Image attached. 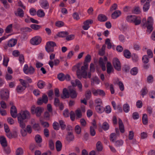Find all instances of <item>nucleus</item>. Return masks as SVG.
<instances>
[{
    "label": "nucleus",
    "instance_id": "obj_1",
    "mask_svg": "<svg viewBox=\"0 0 155 155\" xmlns=\"http://www.w3.org/2000/svg\"><path fill=\"white\" fill-rule=\"evenodd\" d=\"M30 117L31 114L27 110H21L18 114V122L21 128H24L25 127V125L24 120L30 119Z\"/></svg>",
    "mask_w": 155,
    "mask_h": 155
},
{
    "label": "nucleus",
    "instance_id": "obj_2",
    "mask_svg": "<svg viewBox=\"0 0 155 155\" xmlns=\"http://www.w3.org/2000/svg\"><path fill=\"white\" fill-rule=\"evenodd\" d=\"M142 22L143 23V26H145L147 27V30H146L147 32L150 34L153 30V19L151 17H149L146 21V19L143 18L142 20Z\"/></svg>",
    "mask_w": 155,
    "mask_h": 155
},
{
    "label": "nucleus",
    "instance_id": "obj_3",
    "mask_svg": "<svg viewBox=\"0 0 155 155\" xmlns=\"http://www.w3.org/2000/svg\"><path fill=\"white\" fill-rule=\"evenodd\" d=\"M91 60V57L90 54H87L85 57V60L84 62V65L81 66V69L83 71V75L84 78L86 77V71L88 68V62H90Z\"/></svg>",
    "mask_w": 155,
    "mask_h": 155
},
{
    "label": "nucleus",
    "instance_id": "obj_4",
    "mask_svg": "<svg viewBox=\"0 0 155 155\" xmlns=\"http://www.w3.org/2000/svg\"><path fill=\"white\" fill-rule=\"evenodd\" d=\"M80 64H78L74 66L72 68V71H75L77 69L76 74L77 78L80 79H81L82 78H86L87 77V71H86V77L84 78V75H83V71L81 69H80Z\"/></svg>",
    "mask_w": 155,
    "mask_h": 155
},
{
    "label": "nucleus",
    "instance_id": "obj_5",
    "mask_svg": "<svg viewBox=\"0 0 155 155\" xmlns=\"http://www.w3.org/2000/svg\"><path fill=\"white\" fill-rule=\"evenodd\" d=\"M43 109L40 107H37L36 108L35 105H33L31 107V111L32 114H35L37 117L41 116L43 111Z\"/></svg>",
    "mask_w": 155,
    "mask_h": 155
},
{
    "label": "nucleus",
    "instance_id": "obj_6",
    "mask_svg": "<svg viewBox=\"0 0 155 155\" xmlns=\"http://www.w3.org/2000/svg\"><path fill=\"white\" fill-rule=\"evenodd\" d=\"M56 43L53 41L48 42L45 46V49L48 53L52 52L54 51V47L56 46Z\"/></svg>",
    "mask_w": 155,
    "mask_h": 155
},
{
    "label": "nucleus",
    "instance_id": "obj_7",
    "mask_svg": "<svg viewBox=\"0 0 155 155\" xmlns=\"http://www.w3.org/2000/svg\"><path fill=\"white\" fill-rule=\"evenodd\" d=\"M118 125L119 129L117 128H116L115 132L117 134L119 135L120 131L121 133H124L125 132V128L124 124L122 120L120 118H118Z\"/></svg>",
    "mask_w": 155,
    "mask_h": 155
},
{
    "label": "nucleus",
    "instance_id": "obj_8",
    "mask_svg": "<svg viewBox=\"0 0 155 155\" xmlns=\"http://www.w3.org/2000/svg\"><path fill=\"white\" fill-rule=\"evenodd\" d=\"M23 71L26 74H31L35 72V69L32 66L28 67V65L25 64L23 68Z\"/></svg>",
    "mask_w": 155,
    "mask_h": 155
},
{
    "label": "nucleus",
    "instance_id": "obj_9",
    "mask_svg": "<svg viewBox=\"0 0 155 155\" xmlns=\"http://www.w3.org/2000/svg\"><path fill=\"white\" fill-rule=\"evenodd\" d=\"M107 61V57L105 56L103 58H100L99 61L100 65L101 66L102 70L104 71L106 70L105 64Z\"/></svg>",
    "mask_w": 155,
    "mask_h": 155
},
{
    "label": "nucleus",
    "instance_id": "obj_10",
    "mask_svg": "<svg viewBox=\"0 0 155 155\" xmlns=\"http://www.w3.org/2000/svg\"><path fill=\"white\" fill-rule=\"evenodd\" d=\"M113 64L116 70L118 71L121 70L120 63L118 58H115L113 59Z\"/></svg>",
    "mask_w": 155,
    "mask_h": 155
},
{
    "label": "nucleus",
    "instance_id": "obj_11",
    "mask_svg": "<svg viewBox=\"0 0 155 155\" xmlns=\"http://www.w3.org/2000/svg\"><path fill=\"white\" fill-rule=\"evenodd\" d=\"M9 92L7 89L2 90L1 91L0 96L2 99L4 100H6L9 97Z\"/></svg>",
    "mask_w": 155,
    "mask_h": 155
},
{
    "label": "nucleus",
    "instance_id": "obj_12",
    "mask_svg": "<svg viewBox=\"0 0 155 155\" xmlns=\"http://www.w3.org/2000/svg\"><path fill=\"white\" fill-rule=\"evenodd\" d=\"M93 21L92 19H88L83 22L84 25L83 26V28L84 30H87L90 27L89 25L93 23Z\"/></svg>",
    "mask_w": 155,
    "mask_h": 155
},
{
    "label": "nucleus",
    "instance_id": "obj_13",
    "mask_svg": "<svg viewBox=\"0 0 155 155\" xmlns=\"http://www.w3.org/2000/svg\"><path fill=\"white\" fill-rule=\"evenodd\" d=\"M93 94L95 96L99 95L101 96H104L105 93L103 90L100 89H94L92 91Z\"/></svg>",
    "mask_w": 155,
    "mask_h": 155
},
{
    "label": "nucleus",
    "instance_id": "obj_14",
    "mask_svg": "<svg viewBox=\"0 0 155 155\" xmlns=\"http://www.w3.org/2000/svg\"><path fill=\"white\" fill-rule=\"evenodd\" d=\"M85 111V110L84 109L81 110L80 108H78L75 111L76 116V119H78L79 118H81L82 117V111L84 112Z\"/></svg>",
    "mask_w": 155,
    "mask_h": 155
},
{
    "label": "nucleus",
    "instance_id": "obj_15",
    "mask_svg": "<svg viewBox=\"0 0 155 155\" xmlns=\"http://www.w3.org/2000/svg\"><path fill=\"white\" fill-rule=\"evenodd\" d=\"M75 84L72 81L71 82L72 86L74 87L77 86L79 90L80 91H82V85L81 81L78 79H76L75 80Z\"/></svg>",
    "mask_w": 155,
    "mask_h": 155
},
{
    "label": "nucleus",
    "instance_id": "obj_16",
    "mask_svg": "<svg viewBox=\"0 0 155 155\" xmlns=\"http://www.w3.org/2000/svg\"><path fill=\"white\" fill-rule=\"evenodd\" d=\"M17 110L15 106H12L10 109V114L11 116L14 118L16 117L17 116Z\"/></svg>",
    "mask_w": 155,
    "mask_h": 155
},
{
    "label": "nucleus",
    "instance_id": "obj_17",
    "mask_svg": "<svg viewBox=\"0 0 155 155\" xmlns=\"http://www.w3.org/2000/svg\"><path fill=\"white\" fill-rule=\"evenodd\" d=\"M14 13L15 15L17 16H19L21 18L24 16V12L23 10L20 8H18L17 11L15 12Z\"/></svg>",
    "mask_w": 155,
    "mask_h": 155
},
{
    "label": "nucleus",
    "instance_id": "obj_18",
    "mask_svg": "<svg viewBox=\"0 0 155 155\" xmlns=\"http://www.w3.org/2000/svg\"><path fill=\"white\" fill-rule=\"evenodd\" d=\"M69 35V33L67 31H61L58 32L57 36L59 38H64L67 37Z\"/></svg>",
    "mask_w": 155,
    "mask_h": 155
},
{
    "label": "nucleus",
    "instance_id": "obj_19",
    "mask_svg": "<svg viewBox=\"0 0 155 155\" xmlns=\"http://www.w3.org/2000/svg\"><path fill=\"white\" fill-rule=\"evenodd\" d=\"M77 94L76 91L73 89H69V96L72 98H74L77 97Z\"/></svg>",
    "mask_w": 155,
    "mask_h": 155
},
{
    "label": "nucleus",
    "instance_id": "obj_20",
    "mask_svg": "<svg viewBox=\"0 0 155 155\" xmlns=\"http://www.w3.org/2000/svg\"><path fill=\"white\" fill-rule=\"evenodd\" d=\"M0 143L1 145L3 147H6L7 146V143L6 139L4 136L0 137Z\"/></svg>",
    "mask_w": 155,
    "mask_h": 155
},
{
    "label": "nucleus",
    "instance_id": "obj_21",
    "mask_svg": "<svg viewBox=\"0 0 155 155\" xmlns=\"http://www.w3.org/2000/svg\"><path fill=\"white\" fill-rule=\"evenodd\" d=\"M98 21L101 22H104L107 20V16L104 14H101L99 15L97 17Z\"/></svg>",
    "mask_w": 155,
    "mask_h": 155
},
{
    "label": "nucleus",
    "instance_id": "obj_22",
    "mask_svg": "<svg viewBox=\"0 0 155 155\" xmlns=\"http://www.w3.org/2000/svg\"><path fill=\"white\" fill-rule=\"evenodd\" d=\"M55 54L53 53H51L50 55V60L48 62V64L51 68H53L54 66V62L52 60L54 59Z\"/></svg>",
    "mask_w": 155,
    "mask_h": 155
},
{
    "label": "nucleus",
    "instance_id": "obj_23",
    "mask_svg": "<svg viewBox=\"0 0 155 155\" xmlns=\"http://www.w3.org/2000/svg\"><path fill=\"white\" fill-rule=\"evenodd\" d=\"M74 139V136L71 132H68L66 137V140L68 142L73 141Z\"/></svg>",
    "mask_w": 155,
    "mask_h": 155
},
{
    "label": "nucleus",
    "instance_id": "obj_24",
    "mask_svg": "<svg viewBox=\"0 0 155 155\" xmlns=\"http://www.w3.org/2000/svg\"><path fill=\"white\" fill-rule=\"evenodd\" d=\"M121 14L120 11L119 10L115 11L111 15V17L113 19H116Z\"/></svg>",
    "mask_w": 155,
    "mask_h": 155
},
{
    "label": "nucleus",
    "instance_id": "obj_25",
    "mask_svg": "<svg viewBox=\"0 0 155 155\" xmlns=\"http://www.w3.org/2000/svg\"><path fill=\"white\" fill-rule=\"evenodd\" d=\"M55 146L57 151H60L62 149V144L61 142L59 140L56 141L55 144Z\"/></svg>",
    "mask_w": 155,
    "mask_h": 155
},
{
    "label": "nucleus",
    "instance_id": "obj_26",
    "mask_svg": "<svg viewBox=\"0 0 155 155\" xmlns=\"http://www.w3.org/2000/svg\"><path fill=\"white\" fill-rule=\"evenodd\" d=\"M17 42V39H10L8 42V46L10 47H12L16 44Z\"/></svg>",
    "mask_w": 155,
    "mask_h": 155
},
{
    "label": "nucleus",
    "instance_id": "obj_27",
    "mask_svg": "<svg viewBox=\"0 0 155 155\" xmlns=\"http://www.w3.org/2000/svg\"><path fill=\"white\" fill-rule=\"evenodd\" d=\"M63 94L64 98H69V89L68 91L67 88H64L63 90Z\"/></svg>",
    "mask_w": 155,
    "mask_h": 155
},
{
    "label": "nucleus",
    "instance_id": "obj_28",
    "mask_svg": "<svg viewBox=\"0 0 155 155\" xmlns=\"http://www.w3.org/2000/svg\"><path fill=\"white\" fill-rule=\"evenodd\" d=\"M30 42L33 45H37L41 42V39H30Z\"/></svg>",
    "mask_w": 155,
    "mask_h": 155
},
{
    "label": "nucleus",
    "instance_id": "obj_29",
    "mask_svg": "<svg viewBox=\"0 0 155 155\" xmlns=\"http://www.w3.org/2000/svg\"><path fill=\"white\" fill-rule=\"evenodd\" d=\"M113 69V68L110 63L107 62V73L108 74H110Z\"/></svg>",
    "mask_w": 155,
    "mask_h": 155
},
{
    "label": "nucleus",
    "instance_id": "obj_30",
    "mask_svg": "<svg viewBox=\"0 0 155 155\" xmlns=\"http://www.w3.org/2000/svg\"><path fill=\"white\" fill-rule=\"evenodd\" d=\"M42 7L43 8L46 9L48 8L49 7V4L46 0H43L41 3Z\"/></svg>",
    "mask_w": 155,
    "mask_h": 155
},
{
    "label": "nucleus",
    "instance_id": "obj_31",
    "mask_svg": "<svg viewBox=\"0 0 155 155\" xmlns=\"http://www.w3.org/2000/svg\"><path fill=\"white\" fill-rule=\"evenodd\" d=\"M142 121L143 124L146 125L147 124L148 120L147 116L146 114H143L142 117Z\"/></svg>",
    "mask_w": 155,
    "mask_h": 155
},
{
    "label": "nucleus",
    "instance_id": "obj_32",
    "mask_svg": "<svg viewBox=\"0 0 155 155\" xmlns=\"http://www.w3.org/2000/svg\"><path fill=\"white\" fill-rule=\"evenodd\" d=\"M96 149L98 151H101L103 149V146L101 142L100 141L97 142L96 144Z\"/></svg>",
    "mask_w": 155,
    "mask_h": 155
},
{
    "label": "nucleus",
    "instance_id": "obj_33",
    "mask_svg": "<svg viewBox=\"0 0 155 155\" xmlns=\"http://www.w3.org/2000/svg\"><path fill=\"white\" fill-rule=\"evenodd\" d=\"M26 87L21 85L18 86L16 88V91L18 93H21L23 91Z\"/></svg>",
    "mask_w": 155,
    "mask_h": 155
},
{
    "label": "nucleus",
    "instance_id": "obj_34",
    "mask_svg": "<svg viewBox=\"0 0 155 155\" xmlns=\"http://www.w3.org/2000/svg\"><path fill=\"white\" fill-rule=\"evenodd\" d=\"M5 31L7 33L11 32L12 31V24H10L7 26L5 30Z\"/></svg>",
    "mask_w": 155,
    "mask_h": 155
},
{
    "label": "nucleus",
    "instance_id": "obj_35",
    "mask_svg": "<svg viewBox=\"0 0 155 155\" xmlns=\"http://www.w3.org/2000/svg\"><path fill=\"white\" fill-rule=\"evenodd\" d=\"M123 110L125 113H127L130 111V106L127 104H124L123 105Z\"/></svg>",
    "mask_w": 155,
    "mask_h": 155
},
{
    "label": "nucleus",
    "instance_id": "obj_36",
    "mask_svg": "<svg viewBox=\"0 0 155 155\" xmlns=\"http://www.w3.org/2000/svg\"><path fill=\"white\" fill-rule=\"evenodd\" d=\"M37 15L39 17L42 18L45 15V13L41 9H39L37 12Z\"/></svg>",
    "mask_w": 155,
    "mask_h": 155
},
{
    "label": "nucleus",
    "instance_id": "obj_37",
    "mask_svg": "<svg viewBox=\"0 0 155 155\" xmlns=\"http://www.w3.org/2000/svg\"><path fill=\"white\" fill-rule=\"evenodd\" d=\"M24 151L23 149L21 147L18 148L15 151L16 155H23Z\"/></svg>",
    "mask_w": 155,
    "mask_h": 155
},
{
    "label": "nucleus",
    "instance_id": "obj_38",
    "mask_svg": "<svg viewBox=\"0 0 155 155\" xmlns=\"http://www.w3.org/2000/svg\"><path fill=\"white\" fill-rule=\"evenodd\" d=\"M95 109L97 112L100 113H101L104 111V107L101 105L96 106L95 107Z\"/></svg>",
    "mask_w": 155,
    "mask_h": 155
},
{
    "label": "nucleus",
    "instance_id": "obj_39",
    "mask_svg": "<svg viewBox=\"0 0 155 155\" xmlns=\"http://www.w3.org/2000/svg\"><path fill=\"white\" fill-rule=\"evenodd\" d=\"M38 87L40 89L43 88L45 85V82L42 81H39L37 84Z\"/></svg>",
    "mask_w": 155,
    "mask_h": 155
},
{
    "label": "nucleus",
    "instance_id": "obj_40",
    "mask_svg": "<svg viewBox=\"0 0 155 155\" xmlns=\"http://www.w3.org/2000/svg\"><path fill=\"white\" fill-rule=\"evenodd\" d=\"M124 56L127 58H129L131 57V53L128 50H125L123 52Z\"/></svg>",
    "mask_w": 155,
    "mask_h": 155
},
{
    "label": "nucleus",
    "instance_id": "obj_41",
    "mask_svg": "<svg viewBox=\"0 0 155 155\" xmlns=\"http://www.w3.org/2000/svg\"><path fill=\"white\" fill-rule=\"evenodd\" d=\"M59 123L61 129L62 130H64L66 127L65 122L62 120H59Z\"/></svg>",
    "mask_w": 155,
    "mask_h": 155
},
{
    "label": "nucleus",
    "instance_id": "obj_42",
    "mask_svg": "<svg viewBox=\"0 0 155 155\" xmlns=\"http://www.w3.org/2000/svg\"><path fill=\"white\" fill-rule=\"evenodd\" d=\"M141 22V20L140 18L136 16L133 22L135 25H139L140 24Z\"/></svg>",
    "mask_w": 155,
    "mask_h": 155
},
{
    "label": "nucleus",
    "instance_id": "obj_43",
    "mask_svg": "<svg viewBox=\"0 0 155 155\" xmlns=\"http://www.w3.org/2000/svg\"><path fill=\"white\" fill-rule=\"evenodd\" d=\"M150 7V2L148 1H146V3L144 4L143 7V9L144 12L147 11Z\"/></svg>",
    "mask_w": 155,
    "mask_h": 155
},
{
    "label": "nucleus",
    "instance_id": "obj_44",
    "mask_svg": "<svg viewBox=\"0 0 155 155\" xmlns=\"http://www.w3.org/2000/svg\"><path fill=\"white\" fill-rule=\"evenodd\" d=\"M135 15H130L128 16L127 18V20L129 22L133 23L135 18Z\"/></svg>",
    "mask_w": 155,
    "mask_h": 155
},
{
    "label": "nucleus",
    "instance_id": "obj_45",
    "mask_svg": "<svg viewBox=\"0 0 155 155\" xmlns=\"http://www.w3.org/2000/svg\"><path fill=\"white\" fill-rule=\"evenodd\" d=\"M117 138V135L114 133H111L110 136V139L111 141L114 142Z\"/></svg>",
    "mask_w": 155,
    "mask_h": 155
},
{
    "label": "nucleus",
    "instance_id": "obj_46",
    "mask_svg": "<svg viewBox=\"0 0 155 155\" xmlns=\"http://www.w3.org/2000/svg\"><path fill=\"white\" fill-rule=\"evenodd\" d=\"M149 58L147 55H143L142 58L143 62V63H148L149 62Z\"/></svg>",
    "mask_w": 155,
    "mask_h": 155
},
{
    "label": "nucleus",
    "instance_id": "obj_47",
    "mask_svg": "<svg viewBox=\"0 0 155 155\" xmlns=\"http://www.w3.org/2000/svg\"><path fill=\"white\" fill-rule=\"evenodd\" d=\"M30 27L31 29L35 30H38L41 28L40 25L36 24H32L31 25Z\"/></svg>",
    "mask_w": 155,
    "mask_h": 155
},
{
    "label": "nucleus",
    "instance_id": "obj_48",
    "mask_svg": "<svg viewBox=\"0 0 155 155\" xmlns=\"http://www.w3.org/2000/svg\"><path fill=\"white\" fill-rule=\"evenodd\" d=\"M130 72L132 75H135L138 73V69L137 67H134L131 69Z\"/></svg>",
    "mask_w": 155,
    "mask_h": 155
},
{
    "label": "nucleus",
    "instance_id": "obj_49",
    "mask_svg": "<svg viewBox=\"0 0 155 155\" xmlns=\"http://www.w3.org/2000/svg\"><path fill=\"white\" fill-rule=\"evenodd\" d=\"M9 61L8 57L7 56H4L3 58V64L5 67H7L8 66V63Z\"/></svg>",
    "mask_w": 155,
    "mask_h": 155
},
{
    "label": "nucleus",
    "instance_id": "obj_50",
    "mask_svg": "<svg viewBox=\"0 0 155 155\" xmlns=\"http://www.w3.org/2000/svg\"><path fill=\"white\" fill-rule=\"evenodd\" d=\"M70 117L71 120L73 121L75 119V114L73 111H71L70 112Z\"/></svg>",
    "mask_w": 155,
    "mask_h": 155
},
{
    "label": "nucleus",
    "instance_id": "obj_51",
    "mask_svg": "<svg viewBox=\"0 0 155 155\" xmlns=\"http://www.w3.org/2000/svg\"><path fill=\"white\" fill-rule=\"evenodd\" d=\"M35 141L37 143H41L42 141V139L41 136L38 134L35 137Z\"/></svg>",
    "mask_w": 155,
    "mask_h": 155
},
{
    "label": "nucleus",
    "instance_id": "obj_52",
    "mask_svg": "<svg viewBox=\"0 0 155 155\" xmlns=\"http://www.w3.org/2000/svg\"><path fill=\"white\" fill-rule=\"evenodd\" d=\"M102 128L104 130H106L109 129V125L107 122H104L103 124Z\"/></svg>",
    "mask_w": 155,
    "mask_h": 155
},
{
    "label": "nucleus",
    "instance_id": "obj_53",
    "mask_svg": "<svg viewBox=\"0 0 155 155\" xmlns=\"http://www.w3.org/2000/svg\"><path fill=\"white\" fill-rule=\"evenodd\" d=\"M148 90L146 87H145L142 89L140 93L141 94L143 97V96L146 94L148 92Z\"/></svg>",
    "mask_w": 155,
    "mask_h": 155
},
{
    "label": "nucleus",
    "instance_id": "obj_54",
    "mask_svg": "<svg viewBox=\"0 0 155 155\" xmlns=\"http://www.w3.org/2000/svg\"><path fill=\"white\" fill-rule=\"evenodd\" d=\"M75 131L78 134H80L81 132V129L79 125H77L75 127Z\"/></svg>",
    "mask_w": 155,
    "mask_h": 155
},
{
    "label": "nucleus",
    "instance_id": "obj_55",
    "mask_svg": "<svg viewBox=\"0 0 155 155\" xmlns=\"http://www.w3.org/2000/svg\"><path fill=\"white\" fill-rule=\"evenodd\" d=\"M123 144V141L121 140H120L115 142V146L116 147H120Z\"/></svg>",
    "mask_w": 155,
    "mask_h": 155
},
{
    "label": "nucleus",
    "instance_id": "obj_56",
    "mask_svg": "<svg viewBox=\"0 0 155 155\" xmlns=\"http://www.w3.org/2000/svg\"><path fill=\"white\" fill-rule=\"evenodd\" d=\"M58 78L61 81H63L65 80V75L63 73H60L58 75Z\"/></svg>",
    "mask_w": 155,
    "mask_h": 155
},
{
    "label": "nucleus",
    "instance_id": "obj_57",
    "mask_svg": "<svg viewBox=\"0 0 155 155\" xmlns=\"http://www.w3.org/2000/svg\"><path fill=\"white\" fill-rule=\"evenodd\" d=\"M96 128H93L92 127H90V132L91 135L92 136H94L96 134L95 129Z\"/></svg>",
    "mask_w": 155,
    "mask_h": 155
},
{
    "label": "nucleus",
    "instance_id": "obj_58",
    "mask_svg": "<svg viewBox=\"0 0 155 155\" xmlns=\"http://www.w3.org/2000/svg\"><path fill=\"white\" fill-rule=\"evenodd\" d=\"M55 24L56 26L61 27L64 26V23L61 21H58L55 22Z\"/></svg>",
    "mask_w": 155,
    "mask_h": 155
},
{
    "label": "nucleus",
    "instance_id": "obj_59",
    "mask_svg": "<svg viewBox=\"0 0 155 155\" xmlns=\"http://www.w3.org/2000/svg\"><path fill=\"white\" fill-rule=\"evenodd\" d=\"M53 127L54 129L55 130H58L59 129L58 123L56 122H54L53 124Z\"/></svg>",
    "mask_w": 155,
    "mask_h": 155
},
{
    "label": "nucleus",
    "instance_id": "obj_60",
    "mask_svg": "<svg viewBox=\"0 0 155 155\" xmlns=\"http://www.w3.org/2000/svg\"><path fill=\"white\" fill-rule=\"evenodd\" d=\"M70 114V113L69 110L68 109L64 110L63 112V115L65 117H69Z\"/></svg>",
    "mask_w": 155,
    "mask_h": 155
},
{
    "label": "nucleus",
    "instance_id": "obj_61",
    "mask_svg": "<svg viewBox=\"0 0 155 155\" xmlns=\"http://www.w3.org/2000/svg\"><path fill=\"white\" fill-rule=\"evenodd\" d=\"M147 56L149 58H152L153 57V53L152 50L150 49H148L147 50Z\"/></svg>",
    "mask_w": 155,
    "mask_h": 155
},
{
    "label": "nucleus",
    "instance_id": "obj_62",
    "mask_svg": "<svg viewBox=\"0 0 155 155\" xmlns=\"http://www.w3.org/2000/svg\"><path fill=\"white\" fill-rule=\"evenodd\" d=\"M104 111L107 114L111 112V108L109 105L107 106L104 109Z\"/></svg>",
    "mask_w": 155,
    "mask_h": 155
},
{
    "label": "nucleus",
    "instance_id": "obj_63",
    "mask_svg": "<svg viewBox=\"0 0 155 155\" xmlns=\"http://www.w3.org/2000/svg\"><path fill=\"white\" fill-rule=\"evenodd\" d=\"M134 133L133 131H130L129 132L128 138L130 140H132L134 137Z\"/></svg>",
    "mask_w": 155,
    "mask_h": 155
},
{
    "label": "nucleus",
    "instance_id": "obj_64",
    "mask_svg": "<svg viewBox=\"0 0 155 155\" xmlns=\"http://www.w3.org/2000/svg\"><path fill=\"white\" fill-rule=\"evenodd\" d=\"M133 12L134 13L136 14H140V8L139 7H135L134 10Z\"/></svg>",
    "mask_w": 155,
    "mask_h": 155
}]
</instances>
